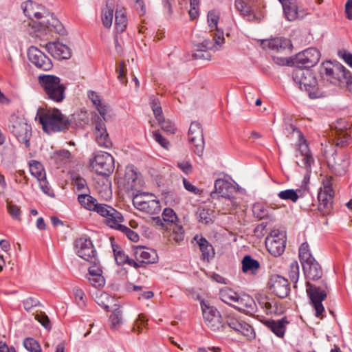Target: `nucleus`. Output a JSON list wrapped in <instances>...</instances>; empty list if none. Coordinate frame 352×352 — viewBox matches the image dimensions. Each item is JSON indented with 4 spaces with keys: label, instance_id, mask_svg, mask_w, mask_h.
<instances>
[{
    "label": "nucleus",
    "instance_id": "nucleus-1",
    "mask_svg": "<svg viewBox=\"0 0 352 352\" xmlns=\"http://www.w3.org/2000/svg\"><path fill=\"white\" fill-rule=\"evenodd\" d=\"M21 6L23 13L29 19L34 17L36 19H43L50 17V19L43 20L39 23L42 29H47L50 31L54 30L59 34H63L64 31L63 26L54 16V14L51 13L45 7L32 0L23 3Z\"/></svg>",
    "mask_w": 352,
    "mask_h": 352
},
{
    "label": "nucleus",
    "instance_id": "nucleus-2",
    "mask_svg": "<svg viewBox=\"0 0 352 352\" xmlns=\"http://www.w3.org/2000/svg\"><path fill=\"white\" fill-rule=\"evenodd\" d=\"M36 118H38L44 131L50 133L68 129L71 125L69 119L58 109L43 110L38 109Z\"/></svg>",
    "mask_w": 352,
    "mask_h": 352
},
{
    "label": "nucleus",
    "instance_id": "nucleus-3",
    "mask_svg": "<svg viewBox=\"0 0 352 352\" xmlns=\"http://www.w3.org/2000/svg\"><path fill=\"white\" fill-rule=\"evenodd\" d=\"M38 82L45 97L55 102H61L65 98L66 86L54 75L41 74Z\"/></svg>",
    "mask_w": 352,
    "mask_h": 352
},
{
    "label": "nucleus",
    "instance_id": "nucleus-4",
    "mask_svg": "<svg viewBox=\"0 0 352 352\" xmlns=\"http://www.w3.org/2000/svg\"><path fill=\"white\" fill-rule=\"evenodd\" d=\"M319 74L323 80L332 85L341 86L344 84L349 70L338 62L327 60L320 65Z\"/></svg>",
    "mask_w": 352,
    "mask_h": 352
},
{
    "label": "nucleus",
    "instance_id": "nucleus-5",
    "mask_svg": "<svg viewBox=\"0 0 352 352\" xmlns=\"http://www.w3.org/2000/svg\"><path fill=\"white\" fill-rule=\"evenodd\" d=\"M9 131L25 148L30 147V140L32 136L31 125L28 124L24 118L15 115L11 116L8 125Z\"/></svg>",
    "mask_w": 352,
    "mask_h": 352
},
{
    "label": "nucleus",
    "instance_id": "nucleus-6",
    "mask_svg": "<svg viewBox=\"0 0 352 352\" xmlns=\"http://www.w3.org/2000/svg\"><path fill=\"white\" fill-rule=\"evenodd\" d=\"M322 283V285L316 286L309 281H306V292L316 311V316L318 318H323L324 307L322 302L326 299L329 289L327 283L324 280Z\"/></svg>",
    "mask_w": 352,
    "mask_h": 352
},
{
    "label": "nucleus",
    "instance_id": "nucleus-7",
    "mask_svg": "<svg viewBox=\"0 0 352 352\" xmlns=\"http://www.w3.org/2000/svg\"><path fill=\"white\" fill-rule=\"evenodd\" d=\"M314 80V83L316 84V81L312 74L307 71L305 72L301 69H296L292 73L293 80L299 85L301 89H305L307 91L309 98H322L327 96V91L322 90L321 88L316 85H311V81L308 80L307 76Z\"/></svg>",
    "mask_w": 352,
    "mask_h": 352
},
{
    "label": "nucleus",
    "instance_id": "nucleus-8",
    "mask_svg": "<svg viewBox=\"0 0 352 352\" xmlns=\"http://www.w3.org/2000/svg\"><path fill=\"white\" fill-rule=\"evenodd\" d=\"M203 317L206 326L214 332H225V320L219 311L213 306H210L205 302L201 303Z\"/></svg>",
    "mask_w": 352,
    "mask_h": 352
},
{
    "label": "nucleus",
    "instance_id": "nucleus-9",
    "mask_svg": "<svg viewBox=\"0 0 352 352\" xmlns=\"http://www.w3.org/2000/svg\"><path fill=\"white\" fill-rule=\"evenodd\" d=\"M90 166L98 175H109L114 169V158L107 152H97L90 160Z\"/></svg>",
    "mask_w": 352,
    "mask_h": 352
},
{
    "label": "nucleus",
    "instance_id": "nucleus-10",
    "mask_svg": "<svg viewBox=\"0 0 352 352\" xmlns=\"http://www.w3.org/2000/svg\"><path fill=\"white\" fill-rule=\"evenodd\" d=\"M286 130L289 132H296L299 137V142L298 144V152L302 157L301 164L298 165L306 170L311 169L312 164L314 163V159L311 153L306 140L304 138L302 133L294 124H289L286 126Z\"/></svg>",
    "mask_w": 352,
    "mask_h": 352
},
{
    "label": "nucleus",
    "instance_id": "nucleus-11",
    "mask_svg": "<svg viewBox=\"0 0 352 352\" xmlns=\"http://www.w3.org/2000/svg\"><path fill=\"white\" fill-rule=\"evenodd\" d=\"M74 248L76 254L85 261L91 263L97 261L96 251L89 238L80 237L76 239Z\"/></svg>",
    "mask_w": 352,
    "mask_h": 352
},
{
    "label": "nucleus",
    "instance_id": "nucleus-12",
    "mask_svg": "<svg viewBox=\"0 0 352 352\" xmlns=\"http://www.w3.org/2000/svg\"><path fill=\"white\" fill-rule=\"evenodd\" d=\"M267 288L271 293L280 298L287 297L290 292V285L288 280L278 274L270 276Z\"/></svg>",
    "mask_w": 352,
    "mask_h": 352
},
{
    "label": "nucleus",
    "instance_id": "nucleus-13",
    "mask_svg": "<svg viewBox=\"0 0 352 352\" xmlns=\"http://www.w3.org/2000/svg\"><path fill=\"white\" fill-rule=\"evenodd\" d=\"M320 58V52L315 47H309L297 54L294 63L299 67L310 68L316 65Z\"/></svg>",
    "mask_w": 352,
    "mask_h": 352
},
{
    "label": "nucleus",
    "instance_id": "nucleus-14",
    "mask_svg": "<svg viewBox=\"0 0 352 352\" xmlns=\"http://www.w3.org/2000/svg\"><path fill=\"white\" fill-rule=\"evenodd\" d=\"M188 140L194 146V152L201 155L204 148L203 129L198 122H192L188 130Z\"/></svg>",
    "mask_w": 352,
    "mask_h": 352
},
{
    "label": "nucleus",
    "instance_id": "nucleus-15",
    "mask_svg": "<svg viewBox=\"0 0 352 352\" xmlns=\"http://www.w3.org/2000/svg\"><path fill=\"white\" fill-rule=\"evenodd\" d=\"M252 0H235L234 6L240 14L250 22L259 23L263 18L261 12H255L252 9Z\"/></svg>",
    "mask_w": 352,
    "mask_h": 352
},
{
    "label": "nucleus",
    "instance_id": "nucleus-16",
    "mask_svg": "<svg viewBox=\"0 0 352 352\" xmlns=\"http://www.w3.org/2000/svg\"><path fill=\"white\" fill-rule=\"evenodd\" d=\"M28 56L29 60L40 69L49 71L53 67L51 59L34 46H31L28 49Z\"/></svg>",
    "mask_w": 352,
    "mask_h": 352
},
{
    "label": "nucleus",
    "instance_id": "nucleus-17",
    "mask_svg": "<svg viewBox=\"0 0 352 352\" xmlns=\"http://www.w3.org/2000/svg\"><path fill=\"white\" fill-rule=\"evenodd\" d=\"M95 126V136L97 144L102 147L109 148L112 146V142L107 131L104 122L96 113L92 117Z\"/></svg>",
    "mask_w": 352,
    "mask_h": 352
},
{
    "label": "nucleus",
    "instance_id": "nucleus-18",
    "mask_svg": "<svg viewBox=\"0 0 352 352\" xmlns=\"http://www.w3.org/2000/svg\"><path fill=\"white\" fill-rule=\"evenodd\" d=\"M236 193V188L232 184L223 179H218L214 182V190L210 192V197L212 199L220 197L224 199L234 196Z\"/></svg>",
    "mask_w": 352,
    "mask_h": 352
},
{
    "label": "nucleus",
    "instance_id": "nucleus-19",
    "mask_svg": "<svg viewBox=\"0 0 352 352\" xmlns=\"http://www.w3.org/2000/svg\"><path fill=\"white\" fill-rule=\"evenodd\" d=\"M328 165L331 171L336 175H344L349 168V160L345 155H338L335 153L328 161Z\"/></svg>",
    "mask_w": 352,
    "mask_h": 352
},
{
    "label": "nucleus",
    "instance_id": "nucleus-20",
    "mask_svg": "<svg viewBox=\"0 0 352 352\" xmlns=\"http://www.w3.org/2000/svg\"><path fill=\"white\" fill-rule=\"evenodd\" d=\"M133 203L138 210L149 214H157L161 211V206L158 200H140L138 197H135Z\"/></svg>",
    "mask_w": 352,
    "mask_h": 352
},
{
    "label": "nucleus",
    "instance_id": "nucleus-21",
    "mask_svg": "<svg viewBox=\"0 0 352 352\" xmlns=\"http://www.w3.org/2000/svg\"><path fill=\"white\" fill-rule=\"evenodd\" d=\"M214 39L215 38H214ZM219 45L220 44L216 43V40H214V43H213L212 41L205 39L201 43H199L196 45L192 56L195 59L210 60L211 54L209 50H217L218 49L216 47V45Z\"/></svg>",
    "mask_w": 352,
    "mask_h": 352
},
{
    "label": "nucleus",
    "instance_id": "nucleus-22",
    "mask_svg": "<svg viewBox=\"0 0 352 352\" xmlns=\"http://www.w3.org/2000/svg\"><path fill=\"white\" fill-rule=\"evenodd\" d=\"M46 50L55 58L68 59L71 57V50L66 45L58 41L50 42L45 45Z\"/></svg>",
    "mask_w": 352,
    "mask_h": 352
},
{
    "label": "nucleus",
    "instance_id": "nucleus-23",
    "mask_svg": "<svg viewBox=\"0 0 352 352\" xmlns=\"http://www.w3.org/2000/svg\"><path fill=\"white\" fill-rule=\"evenodd\" d=\"M302 270L305 278L309 280H318L320 279L323 275L321 265L316 259H312L309 263H303Z\"/></svg>",
    "mask_w": 352,
    "mask_h": 352
},
{
    "label": "nucleus",
    "instance_id": "nucleus-24",
    "mask_svg": "<svg viewBox=\"0 0 352 352\" xmlns=\"http://www.w3.org/2000/svg\"><path fill=\"white\" fill-rule=\"evenodd\" d=\"M236 305H232L236 309L246 314H252L256 308V303L254 299L248 294H239Z\"/></svg>",
    "mask_w": 352,
    "mask_h": 352
},
{
    "label": "nucleus",
    "instance_id": "nucleus-25",
    "mask_svg": "<svg viewBox=\"0 0 352 352\" xmlns=\"http://www.w3.org/2000/svg\"><path fill=\"white\" fill-rule=\"evenodd\" d=\"M219 20V13L218 11L212 10L208 12L207 21L211 31L215 30L214 38L217 44H221L224 41L223 32L217 28Z\"/></svg>",
    "mask_w": 352,
    "mask_h": 352
},
{
    "label": "nucleus",
    "instance_id": "nucleus-26",
    "mask_svg": "<svg viewBox=\"0 0 352 352\" xmlns=\"http://www.w3.org/2000/svg\"><path fill=\"white\" fill-rule=\"evenodd\" d=\"M334 194L318 192V209L322 215L331 214L333 210V199Z\"/></svg>",
    "mask_w": 352,
    "mask_h": 352
},
{
    "label": "nucleus",
    "instance_id": "nucleus-27",
    "mask_svg": "<svg viewBox=\"0 0 352 352\" xmlns=\"http://www.w3.org/2000/svg\"><path fill=\"white\" fill-rule=\"evenodd\" d=\"M289 324L286 317L280 320H267L264 322V324L273 332L277 337L283 338Z\"/></svg>",
    "mask_w": 352,
    "mask_h": 352
},
{
    "label": "nucleus",
    "instance_id": "nucleus-28",
    "mask_svg": "<svg viewBox=\"0 0 352 352\" xmlns=\"http://www.w3.org/2000/svg\"><path fill=\"white\" fill-rule=\"evenodd\" d=\"M136 259L141 263H155L158 260V256L155 250L140 247L135 252Z\"/></svg>",
    "mask_w": 352,
    "mask_h": 352
},
{
    "label": "nucleus",
    "instance_id": "nucleus-29",
    "mask_svg": "<svg viewBox=\"0 0 352 352\" xmlns=\"http://www.w3.org/2000/svg\"><path fill=\"white\" fill-rule=\"evenodd\" d=\"M193 241H195L199 247L202 260L209 261L214 257V250L206 238L195 235L193 237Z\"/></svg>",
    "mask_w": 352,
    "mask_h": 352
},
{
    "label": "nucleus",
    "instance_id": "nucleus-30",
    "mask_svg": "<svg viewBox=\"0 0 352 352\" xmlns=\"http://www.w3.org/2000/svg\"><path fill=\"white\" fill-rule=\"evenodd\" d=\"M265 245L269 252L274 256H280L285 249V241L278 237L267 238Z\"/></svg>",
    "mask_w": 352,
    "mask_h": 352
},
{
    "label": "nucleus",
    "instance_id": "nucleus-31",
    "mask_svg": "<svg viewBox=\"0 0 352 352\" xmlns=\"http://www.w3.org/2000/svg\"><path fill=\"white\" fill-rule=\"evenodd\" d=\"M254 217L259 220L267 219L273 220L274 217L267 206L262 203H255L252 206Z\"/></svg>",
    "mask_w": 352,
    "mask_h": 352
},
{
    "label": "nucleus",
    "instance_id": "nucleus-32",
    "mask_svg": "<svg viewBox=\"0 0 352 352\" xmlns=\"http://www.w3.org/2000/svg\"><path fill=\"white\" fill-rule=\"evenodd\" d=\"M72 184L74 186V191L80 193L90 192L88 184L85 179L77 173H72L71 175Z\"/></svg>",
    "mask_w": 352,
    "mask_h": 352
},
{
    "label": "nucleus",
    "instance_id": "nucleus-33",
    "mask_svg": "<svg viewBox=\"0 0 352 352\" xmlns=\"http://www.w3.org/2000/svg\"><path fill=\"white\" fill-rule=\"evenodd\" d=\"M109 209V212L105 216L107 225L118 230L119 226H122L121 223L124 220L123 217L120 212L117 211L113 208L111 207Z\"/></svg>",
    "mask_w": 352,
    "mask_h": 352
},
{
    "label": "nucleus",
    "instance_id": "nucleus-34",
    "mask_svg": "<svg viewBox=\"0 0 352 352\" xmlns=\"http://www.w3.org/2000/svg\"><path fill=\"white\" fill-rule=\"evenodd\" d=\"M269 47L272 50L280 52L281 50H291L292 47V41L289 38L277 37L272 38L269 42Z\"/></svg>",
    "mask_w": 352,
    "mask_h": 352
},
{
    "label": "nucleus",
    "instance_id": "nucleus-35",
    "mask_svg": "<svg viewBox=\"0 0 352 352\" xmlns=\"http://www.w3.org/2000/svg\"><path fill=\"white\" fill-rule=\"evenodd\" d=\"M242 270L245 273L256 274L260 268V263L258 261L252 258L250 255H245L241 261Z\"/></svg>",
    "mask_w": 352,
    "mask_h": 352
},
{
    "label": "nucleus",
    "instance_id": "nucleus-36",
    "mask_svg": "<svg viewBox=\"0 0 352 352\" xmlns=\"http://www.w3.org/2000/svg\"><path fill=\"white\" fill-rule=\"evenodd\" d=\"M114 3L113 0H108L106 7L102 10V21L103 25L109 28L113 22Z\"/></svg>",
    "mask_w": 352,
    "mask_h": 352
},
{
    "label": "nucleus",
    "instance_id": "nucleus-37",
    "mask_svg": "<svg viewBox=\"0 0 352 352\" xmlns=\"http://www.w3.org/2000/svg\"><path fill=\"white\" fill-rule=\"evenodd\" d=\"M78 202L85 209L93 211L98 200L90 195V192L80 193L77 197Z\"/></svg>",
    "mask_w": 352,
    "mask_h": 352
},
{
    "label": "nucleus",
    "instance_id": "nucleus-38",
    "mask_svg": "<svg viewBox=\"0 0 352 352\" xmlns=\"http://www.w3.org/2000/svg\"><path fill=\"white\" fill-rule=\"evenodd\" d=\"M239 294L233 289L226 287L219 291V298L223 302L232 306L233 303H236Z\"/></svg>",
    "mask_w": 352,
    "mask_h": 352
},
{
    "label": "nucleus",
    "instance_id": "nucleus-39",
    "mask_svg": "<svg viewBox=\"0 0 352 352\" xmlns=\"http://www.w3.org/2000/svg\"><path fill=\"white\" fill-rule=\"evenodd\" d=\"M283 8L286 19L292 21L298 17V8L294 3L289 1L283 3Z\"/></svg>",
    "mask_w": 352,
    "mask_h": 352
},
{
    "label": "nucleus",
    "instance_id": "nucleus-40",
    "mask_svg": "<svg viewBox=\"0 0 352 352\" xmlns=\"http://www.w3.org/2000/svg\"><path fill=\"white\" fill-rule=\"evenodd\" d=\"M127 20L124 11L122 9H116L115 13V25L118 32H122L126 27Z\"/></svg>",
    "mask_w": 352,
    "mask_h": 352
},
{
    "label": "nucleus",
    "instance_id": "nucleus-41",
    "mask_svg": "<svg viewBox=\"0 0 352 352\" xmlns=\"http://www.w3.org/2000/svg\"><path fill=\"white\" fill-rule=\"evenodd\" d=\"M302 191L300 189L296 190L294 189H287L278 192V197L283 200H290L295 203L299 197L302 196Z\"/></svg>",
    "mask_w": 352,
    "mask_h": 352
},
{
    "label": "nucleus",
    "instance_id": "nucleus-42",
    "mask_svg": "<svg viewBox=\"0 0 352 352\" xmlns=\"http://www.w3.org/2000/svg\"><path fill=\"white\" fill-rule=\"evenodd\" d=\"M30 171L31 175L37 180L45 179V177H46L43 166L38 161L33 160L30 163Z\"/></svg>",
    "mask_w": 352,
    "mask_h": 352
},
{
    "label": "nucleus",
    "instance_id": "nucleus-43",
    "mask_svg": "<svg viewBox=\"0 0 352 352\" xmlns=\"http://www.w3.org/2000/svg\"><path fill=\"white\" fill-rule=\"evenodd\" d=\"M71 157V153L66 149H62L55 151L52 158L54 160L56 164L60 166L66 164Z\"/></svg>",
    "mask_w": 352,
    "mask_h": 352
},
{
    "label": "nucleus",
    "instance_id": "nucleus-44",
    "mask_svg": "<svg viewBox=\"0 0 352 352\" xmlns=\"http://www.w3.org/2000/svg\"><path fill=\"white\" fill-rule=\"evenodd\" d=\"M298 253L300 261L302 265H303V263H309L311 261L312 259H315L310 252L309 246L307 242L301 244L299 248Z\"/></svg>",
    "mask_w": 352,
    "mask_h": 352
},
{
    "label": "nucleus",
    "instance_id": "nucleus-45",
    "mask_svg": "<svg viewBox=\"0 0 352 352\" xmlns=\"http://www.w3.org/2000/svg\"><path fill=\"white\" fill-rule=\"evenodd\" d=\"M109 320L113 329H118L122 323V311L119 308L116 309L110 315Z\"/></svg>",
    "mask_w": 352,
    "mask_h": 352
},
{
    "label": "nucleus",
    "instance_id": "nucleus-46",
    "mask_svg": "<svg viewBox=\"0 0 352 352\" xmlns=\"http://www.w3.org/2000/svg\"><path fill=\"white\" fill-rule=\"evenodd\" d=\"M212 210L205 208H199L197 211L199 221L204 223L212 222Z\"/></svg>",
    "mask_w": 352,
    "mask_h": 352
},
{
    "label": "nucleus",
    "instance_id": "nucleus-47",
    "mask_svg": "<svg viewBox=\"0 0 352 352\" xmlns=\"http://www.w3.org/2000/svg\"><path fill=\"white\" fill-rule=\"evenodd\" d=\"M243 321H240L235 318L232 317L230 315L226 316L225 320V332H227L230 329H233L236 332L239 331V328H241V323Z\"/></svg>",
    "mask_w": 352,
    "mask_h": 352
},
{
    "label": "nucleus",
    "instance_id": "nucleus-48",
    "mask_svg": "<svg viewBox=\"0 0 352 352\" xmlns=\"http://www.w3.org/2000/svg\"><path fill=\"white\" fill-rule=\"evenodd\" d=\"M151 107L157 121L162 118V109L159 100L154 96L150 98Z\"/></svg>",
    "mask_w": 352,
    "mask_h": 352
},
{
    "label": "nucleus",
    "instance_id": "nucleus-49",
    "mask_svg": "<svg viewBox=\"0 0 352 352\" xmlns=\"http://www.w3.org/2000/svg\"><path fill=\"white\" fill-rule=\"evenodd\" d=\"M239 331H238L237 333L242 334L248 340H251L255 338L256 334L253 327L247 322L243 321L241 323V328H239Z\"/></svg>",
    "mask_w": 352,
    "mask_h": 352
},
{
    "label": "nucleus",
    "instance_id": "nucleus-50",
    "mask_svg": "<svg viewBox=\"0 0 352 352\" xmlns=\"http://www.w3.org/2000/svg\"><path fill=\"white\" fill-rule=\"evenodd\" d=\"M239 331H238L237 333L242 334L248 340H251L255 338L256 334L253 327L247 322L243 321L241 323V328H239Z\"/></svg>",
    "mask_w": 352,
    "mask_h": 352
},
{
    "label": "nucleus",
    "instance_id": "nucleus-51",
    "mask_svg": "<svg viewBox=\"0 0 352 352\" xmlns=\"http://www.w3.org/2000/svg\"><path fill=\"white\" fill-rule=\"evenodd\" d=\"M23 346L30 352H42L39 343L32 338H25Z\"/></svg>",
    "mask_w": 352,
    "mask_h": 352
},
{
    "label": "nucleus",
    "instance_id": "nucleus-52",
    "mask_svg": "<svg viewBox=\"0 0 352 352\" xmlns=\"http://www.w3.org/2000/svg\"><path fill=\"white\" fill-rule=\"evenodd\" d=\"M289 268V278L294 283L296 284L298 282L299 278V265L296 261H293L291 263Z\"/></svg>",
    "mask_w": 352,
    "mask_h": 352
},
{
    "label": "nucleus",
    "instance_id": "nucleus-53",
    "mask_svg": "<svg viewBox=\"0 0 352 352\" xmlns=\"http://www.w3.org/2000/svg\"><path fill=\"white\" fill-rule=\"evenodd\" d=\"M162 219L165 222L173 223L177 220V217L173 209L166 208L163 211Z\"/></svg>",
    "mask_w": 352,
    "mask_h": 352
},
{
    "label": "nucleus",
    "instance_id": "nucleus-54",
    "mask_svg": "<svg viewBox=\"0 0 352 352\" xmlns=\"http://www.w3.org/2000/svg\"><path fill=\"white\" fill-rule=\"evenodd\" d=\"M89 283L96 288H100L105 285V279L102 274H97L96 276H87Z\"/></svg>",
    "mask_w": 352,
    "mask_h": 352
},
{
    "label": "nucleus",
    "instance_id": "nucleus-55",
    "mask_svg": "<svg viewBox=\"0 0 352 352\" xmlns=\"http://www.w3.org/2000/svg\"><path fill=\"white\" fill-rule=\"evenodd\" d=\"M223 204L225 205L224 210L226 212H230L231 210L237 208L239 206V202L237 201V199L235 197V196H232L224 198Z\"/></svg>",
    "mask_w": 352,
    "mask_h": 352
},
{
    "label": "nucleus",
    "instance_id": "nucleus-56",
    "mask_svg": "<svg viewBox=\"0 0 352 352\" xmlns=\"http://www.w3.org/2000/svg\"><path fill=\"white\" fill-rule=\"evenodd\" d=\"M159 124L161 126V128L166 133L173 134L175 133L176 131V128L175 126V124L170 121L169 120H165L162 117V118L160 119V121H158Z\"/></svg>",
    "mask_w": 352,
    "mask_h": 352
},
{
    "label": "nucleus",
    "instance_id": "nucleus-57",
    "mask_svg": "<svg viewBox=\"0 0 352 352\" xmlns=\"http://www.w3.org/2000/svg\"><path fill=\"white\" fill-rule=\"evenodd\" d=\"M118 230L123 232L129 239L133 242H137L139 240V235L135 232L124 225L119 226Z\"/></svg>",
    "mask_w": 352,
    "mask_h": 352
},
{
    "label": "nucleus",
    "instance_id": "nucleus-58",
    "mask_svg": "<svg viewBox=\"0 0 352 352\" xmlns=\"http://www.w3.org/2000/svg\"><path fill=\"white\" fill-rule=\"evenodd\" d=\"M332 177H325L322 180V187L318 192L334 194V190L332 188Z\"/></svg>",
    "mask_w": 352,
    "mask_h": 352
},
{
    "label": "nucleus",
    "instance_id": "nucleus-59",
    "mask_svg": "<svg viewBox=\"0 0 352 352\" xmlns=\"http://www.w3.org/2000/svg\"><path fill=\"white\" fill-rule=\"evenodd\" d=\"M23 305L27 311H31L34 307L40 305V302L36 298L29 297L23 301Z\"/></svg>",
    "mask_w": 352,
    "mask_h": 352
},
{
    "label": "nucleus",
    "instance_id": "nucleus-60",
    "mask_svg": "<svg viewBox=\"0 0 352 352\" xmlns=\"http://www.w3.org/2000/svg\"><path fill=\"white\" fill-rule=\"evenodd\" d=\"M8 211L10 216L14 219L19 220L21 218V210L20 208L13 204L12 202H8L7 204Z\"/></svg>",
    "mask_w": 352,
    "mask_h": 352
},
{
    "label": "nucleus",
    "instance_id": "nucleus-61",
    "mask_svg": "<svg viewBox=\"0 0 352 352\" xmlns=\"http://www.w3.org/2000/svg\"><path fill=\"white\" fill-rule=\"evenodd\" d=\"M111 207L105 204H100L97 202L94 209L92 212H95L97 214H100L102 217H105L107 214L109 212V210Z\"/></svg>",
    "mask_w": 352,
    "mask_h": 352
},
{
    "label": "nucleus",
    "instance_id": "nucleus-62",
    "mask_svg": "<svg viewBox=\"0 0 352 352\" xmlns=\"http://www.w3.org/2000/svg\"><path fill=\"white\" fill-rule=\"evenodd\" d=\"M172 238L177 243H179L180 241H183L184 230L181 226H175L173 229Z\"/></svg>",
    "mask_w": 352,
    "mask_h": 352
},
{
    "label": "nucleus",
    "instance_id": "nucleus-63",
    "mask_svg": "<svg viewBox=\"0 0 352 352\" xmlns=\"http://www.w3.org/2000/svg\"><path fill=\"white\" fill-rule=\"evenodd\" d=\"M35 319L38 320L46 329H51V323L50 319L45 313L40 312L39 314H36L35 316Z\"/></svg>",
    "mask_w": 352,
    "mask_h": 352
},
{
    "label": "nucleus",
    "instance_id": "nucleus-64",
    "mask_svg": "<svg viewBox=\"0 0 352 352\" xmlns=\"http://www.w3.org/2000/svg\"><path fill=\"white\" fill-rule=\"evenodd\" d=\"M338 55L344 61L346 64L352 68V53L342 49L338 50Z\"/></svg>",
    "mask_w": 352,
    "mask_h": 352
}]
</instances>
